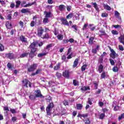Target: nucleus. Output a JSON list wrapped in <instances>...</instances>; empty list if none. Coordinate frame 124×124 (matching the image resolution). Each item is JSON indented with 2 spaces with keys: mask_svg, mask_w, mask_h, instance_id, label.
<instances>
[{
  "mask_svg": "<svg viewBox=\"0 0 124 124\" xmlns=\"http://www.w3.org/2000/svg\"><path fill=\"white\" fill-rule=\"evenodd\" d=\"M76 108L77 110H82L83 109V105L81 104H77Z\"/></svg>",
  "mask_w": 124,
  "mask_h": 124,
  "instance_id": "20",
  "label": "nucleus"
},
{
  "mask_svg": "<svg viewBox=\"0 0 124 124\" xmlns=\"http://www.w3.org/2000/svg\"><path fill=\"white\" fill-rule=\"evenodd\" d=\"M84 122L85 124H91V121H90V118H89L85 119Z\"/></svg>",
  "mask_w": 124,
  "mask_h": 124,
  "instance_id": "37",
  "label": "nucleus"
},
{
  "mask_svg": "<svg viewBox=\"0 0 124 124\" xmlns=\"http://www.w3.org/2000/svg\"><path fill=\"white\" fill-rule=\"evenodd\" d=\"M115 16L116 18H119V17H120V13L116 11L115 13Z\"/></svg>",
  "mask_w": 124,
  "mask_h": 124,
  "instance_id": "57",
  "label": "nucleus"
},
{
  "mask_svg": "<svg viewBox=\"0 0 124 124\" xmlns=\"http://www.w3.org/2000/svg\"><path fill=\"white\" fill-rule=\"evenodd\" d=\"M17 120V118L16 116H14L12 118V121L13 122V123H15V122H16Z\"/></svg>",
  "mask_w": 124,
  "mask_h": 124,
  "instance_id": "59",
  "label": "nucleus"
},
{
  "mask_svg": "<svg viewBox=\"0 0 124 124\" xmlns=\"http://www.w3.org/2000/svg\"><path fill=\"white\" fill-rule=\"evenodd\" d=\"M21 5V1L17 0L16 1V8H19Z\"/></svg>",
  "mask_w": 124,
  "mask_h": 124,
  "instance_id": "30",
  "label": "nucleus"
},
{
  "mask_svg": "<svg viewBox=\"0 0 124 124\" xmlns=\"http://www.w3.org/2000/svg\"><path fill=\"white\" fill-rule=\"evenodd\" d=\"M106 77V73H105V72H104L102 73L101 75V78H102V79H104V78H105Z\"/></svg>",
  "mask_w": 124,
  "mask_h": 124,
  "instance_id": "50",
  "label": "nucleus"
},
{
  "mask_svg": "<svg viewBox=\"0 0 124 124\" xmlns=\"http://www.w3.org/2000/svg\"><path fill=\"white\" fill-rule=\"evenodd\" d=\"M94 8H95L96 11H99V8H98V6H97V4H96V2H92Z\"/></svg>",
  "mask_w": 124,
  "mask_h": 124,
  "instance_id": "27",
  "label": "nucleus"
},
{
  "mask_svg": "<svg viewBox=\"0 0 124 124\" xmlns=\"http://www.w3.org/2000/svg\"><path fill=\"white\" fill-rule=\"evenodd\" d=\"M7 66L9 69H11V70H12L13 69V67L12 65L11 64V63L8 62L7 64Z\"/></svg>",
  "mask_w": 124,
  "mask_h": 124,
  "instance_id": "41",
  "label": "nucleus"
},
{
  "mask_svg": "<svg viewBox=\"0 0 124 124\" xmlns=\"http://www.w3.org/2000/svg\"><path fill=\"white\" fill-rule=\"evenodd\" d=\"M122 119H124V113H122L120 116L118 117V121H121Z\"/></svg>",
  "mask_w": 124,
  "mask_h": 124,
  "instance_id": "51",
  "label": "nucleus"
},
{
  "mask_svg": "<svg viewBox=\"0 0 124 124\" xmlns=\"http://www.w3.org/2000/svg\"><path fill=\"white\" fill-rule=\"evenodd\" d=\"M89 26V24H85L82 28V31H85V30H87V28H88V26Z\"/></svg>",
  "mask_w": 124,
  "mask_h": 124,
  "instance_id": "46",
  "label": "nucleus"
},
{
  "mask_svg": "<svg viewBox=\"0 0 124 124\" xmlns=\"http://www.w3.org/2000/svg\"><path fill=\"white\" fill-rule=\"evenodd\" d=\"M35 95L37 98H44L45 96L41 93L40 89H38L35 91Z\"/></svg>",
  "mask_w": 124,
  "mask_h": 124,
  "instance_id": "5",
  "label": "nucleus"
},
{
  "mask_svg": "<svg viewBox=\"0 0 124 124\" xmlns=\"http://www.w3.org/2000/svg\"><path fill=\"white\" fill-rule=\"evenodd\" d=\"M29 98L31 99V100H35V98H36V97L34 95L31 94L29 96Z\"/></svg>",
  "mask_w": 124,
  "mask_h": 124,
  "instance_id": "36",
  "label": "nucleus"
},
{
  "mask_svg": "<svg viewBox=\"0 0 124 124\" xmlns=\"http://www.w3.org/2000/svg\"><path fill=\"white\" fill-rule=\"evenodd\" d=\"M109 50L111 52L110 54H109L110 57L111 58V59H116V58L119 57V55L116 53V51L114 50V49L110 48Z\"/></svg>",
  "mask_w": 124,
  "mask_h": 124,
  "instance_id": "6",
  "label": "nucleus"
},
{
  "mask_svg": "<svg viewBox=\"0 0 124 124\" xmlns=\"http://www.w3.org/2000/svg\"><path fill=\"white\" fill-rule=\"evenodd\" d=\"M54 46V45L53 44H50L47 45L46 46V50H47L48 51H50V48H52V47Z\"/></svg>",
  "mask_w": 124,
  "mask_h": 124,
  "instance_id": "24",
  "label": "nucleus"
},
{
  "mask_svg": "<svg viewBox=\"0 0 124 124\" xmlns=\"http://www.w3.org/2000/svg\"><path fill=\"white\" fill-rule=\"evenodd\" d=\"M36 46V43L35 42H33L29 46V48L31 49V51L28 55H29V58L31 59H33V58L36 56V54H35V52L37 51V48H35Z\"/></svg>",
  "mask_w": 124,
  "mask_h": 124,
  "instance_id": "1",
  "label": "nucleus"
},
{
  "mask_svg": "<svg viewBox=\"0 0 124 124\" xmlns=\"http://www.w3.org/2000/svg\"><path fill=\"white\" fill-rule=\"evenodd\" d=\"M79 16L80 15H79V14L77 13H75L74 15H73V17L74 18H76V20H78Z\"/></svg>",
  "mask_w": 124,
  "mask_h": 124,
  "instance_id": "33",
  "label": "nucleus"
},
{
  "mask_svg": "<svg viewBox=\"0 0 124 124\" xmlns=\"http://www.w3.org/2000/svg\"><path fill=\"white\" fill-rule=\"evenodd\" d=\"M56 76L58 79H60L62 77V74L61 73L57 72L56 74Z\"/></svg>",
  "mask_w": 124,
  "mask_h": 124,
  "instance_id": "47",
  "label": "nucleus"
},
{
  "mask_svg": "<svg viewBox=\"0 0 124 124\" xmlns=\"http://www.w3.org/2000/svg\"><path fill=\"white\" fill-rule=\"evenodd\" d=\"M102 17H108V14L106 13H103L101 15Z\"/></svg>",
  "mask_w": 124,
  "mask_h": 124,
  "instance_id": "56",
  "label": "nucleus"
},
{
  "mask_svg": "<svg viewBox=\"0 0 124 124\" xmlns=\"http://www.w3.org/2000/svg\"><path fill=\"white\" fill-rule=\"evenodd\" d=\"M23 86L25 87L26 88H31V82L28 79L25 78L22 81ZM29 85V86H28Z\"/></svg>",
  "mask_w": 124,
  "mask_h": 124,
  "instance_id": "4",
  "label": "nucleus"
},
{
  "mask_svg": "<svg viewBox=\"0 0 124 124\" xmlns=\"http://www.w3.org/2000/svg\"><path fill=\"white\" fill-rule=\"evenodd\" d=\"M86 67H87V65L84 64L81 67V71L83 72L86 70Z\"/></svg>",
  "mask_w": 124,
  "mask_h": 124,
  "instance_id": "54",
  "label": "nucleus"
},
{
  "mask_svg": "<svg viewBox=\"0 0 124 124\" xmlns=\"http://www.w3.org/2000/svg\"><path fill=\"white\" fill-rule=\"evenodd\" d=\"M61 68V62H58L56 66L54 67V70H59Z\"/></svg>",
  "mask_w": 124,
  "mask_h": 124,
  "instance_id": "25",
  "label": "nucleus"
},
{
  "mask_svg": "<svg viewBox=\"0 0 124 124\" xmlns=\"http://www.w3.org/2000/svg\"><path fill=\"white\" fill-rule=\"evenodd\" d=\"M34 25H35V22H34V20H32V21H31L30 23L31 27H34Z\"/></svg>",
  "mask_w": 124,
  "mask_h": 124,
  "instance_id": "61",
  "label": "nucleus"
},
{
  "mask_svg": "<svg viewBox=\"0 0 124 124\" xmlns=\"http://www.w3.org/2000/svg\"><path fill=\"white\" fill-rule=\"evenodd\" d=\"M112 70L113 72H118V71H119V69L118 68L117 66H114L113 67Z\"/></svg>",
  "mask_w": 124,
  "mask_h": 124,
  "instance_id": "48",
  "label": "nucleus"
},
{
  "mask_svg": "<svg viewBox=\"0 0 124 124\" xmlns=\"http://www.w3.org/2000/svg\"><path fill=\"white\" fill-rule=\"evenodd\" d=\"M63 77L65 78H69V70H65L62 73Z\"/></svg>",
  "mask_w": 124,
  "mask_h": 124,
  "instance_id": "12",
  "label": "nucleus"
},
{
  "mask_svg": "<svg viewBox=\"0 0 124 124\" xmlns=\"http://www.w3.org/2000/svg\"><path fill=\"white\" fill-rule=\"evenodd\" d=\"M41 37L42 39H49V38H50V36H49L48 33H46L45 34L42 35Z\"/></svg>",
  "mask_w": 124,
  "mask_h": 124,
  "instance_id": "18",
  "label": "nucleus"
},
{
  "mask_svg": "<svg viewBox=\"0 0 124 124\" xmlns=\"http://www.w3.org/2000/svg\"><path fill=\"white\" fill-rule=\"evenodd\" d=\"M26 3H27V1H26L25 0H23L22 1V3H21L22 7H29L30 6H31V5H33V4H35V3H36V1H34L32 3H28V4H26Z\"/></svg>",
  "mask_w": 124,
  "mask_h": 124,
  "instance_id": "7",
  "label": "nucleus"
},
{
  "mask_svg": "<svg viewBox=\"0 0 124 124\" xmlns=\"http://www.w3.org/2000/svg\"><path fill=\"white\" fill-rule=\"evenodd\" d=\"M19 39L20 41L21 42H24V43H28V40L27 39V38L25 37V36L24 35H20L19 37Z\"/></svg>",
  "mask_w": 124,
  "mask_h": 124,
  "instance_id": "14",
  "label": "nucleus"
},
{
  "mask_svg": "<svg viewBox=\"0 0 124 124\" xmlns=\"http://www.w3.org/2000/svg\"><path fill=\"white\" fill-rule=\"evenodd\" d=\"M37 63H33L31 64L27 68L28 72H34V71L36 70V68H37Z\"/></svg>",
  "mask_w": 124,
  "mask_h": 124,
  "instance_id": "3",
  "label": "nucleus"
},
{
  "mask_svg": "<svg viewBox=\"0 0 124 124\" xmlns=\"http://www.w3.org/2000/svg\"><path fill=\"white\" fill-rule=\"evenodd\" d=\"M111 33L112 34H113V35H117L119 34V32H118V31H117L116 30H112L111 31Z\"/></svg>",
  "mask_w": 124,
  "mask_h": 124,
  "instance_id": "43",
  "label": "nucleus"
},
{
  "mask_svg": "<svg viewBox=\"0 0 124 124\" xmlns=\"http://www.w3.org/2000/svg\"><path fill=\"white\" fill-rule=\"evenodd\" d=\"M93 85H94V88L95 90H97V88L98 87V83L96 81L93 82Z\"/></svg>",
  "mask_w": 124,
  "mask_h": 124,
  "instance_id": "52",
  "label": "nucleus"
},
{
  "mask_svg": "<svg viewBox=\"0 0 124 124\" xmlns=\"http://www.w3.org/2000/svg\"><path fill=\"white\" fill-rule=\"evenodd\" d=\"M46 13V18H50L51 17V13L50 12H45Z\"/></svg>",
  "mask_w": 124,
  "mask_h": 124,
  "instance_id": "39",
  "label": "nucleus"
},
{
  "mask_svg": "<svg viewBox=\"0 0 124 124\" xmlns=\"http://www.w3.org/2000/svg\"><path fill=\"white\" fill-rule=\"evenodd\" d=\"M63 105H64L65 106L69 105V104L68 103V101H67V100H64V101H63Z\"/></svg>",
  "mask_w": 124,
  "mask_h": 124,
  "instance_id": "53",
  "label": "nucleus"
},
{
  "mask_svg": "<svg viewBox=\"0 0 124 124\" xmlns=\"http://www.w3.org/2000/svg\"><path fill=\"white\" fill-rule=\"evenodd\" d=\"M7 19H8V20H11V19H12V14H9L7 16Z\"/></svg>",
  "mask_w": 124,
  "mask_h": 124,
  "instance_id": "63",
  "label": "nucleus"
},
{
  "mask_svg": "<svg viewBox=\"0 0 124 124\" xmlns=\"http://www.w3.org/2000/svg\"><path fill=\"white\" fill-rule=\"evenodd\" d=\"M5 57L10 60H13L14 59V54L13 53L5 54Z\"/></svg>",
  "mask_w": 124,
  "mask_h": 124,
  "instance_id": "13",
  "label": "nucleus"
},
{
  "mask_svg": "<svg viewBox=\"0 0 124 124\" xmlns=\"http://www.w3.org/2000/svg\"><path fill=\"white\" fill-rule=\"evenodd\" d=\"M73 17V13H70L66 17V19H71Z\"/></svg>",
  "mask_w": 124,
  "mask_h": 124,
  "instance_id": "35",
  "label": "nucleus"
},
{
  "mask_svg": "<svg viewBox=\"0 0 124 124\" xmlns=\"http://www.w3.org/2000/svg\"><path fill=\"white\" fill-rule=\"evenodd\" d=\"M29 56V53H22L20 56V58H23L28 57Z\"/></svg>",
  "mask_w": 124,
  "mask_h": 124,
  "instance_id": "32",
  "label": "nucleus"
},
{
  "mask_svg": "<svg viewBox=\"0 0 124 124\" xmlns=\"http://www.w3.org/2000/svg\"><path fill=\"white\" fill-rule=\"evenodd\" d=\"M20 11L22 14H25V13H31V9L29 8L22 9Z\"/></svg>",
  "mask_w": 124,
  "mask_h": 124,
  "instance_id": "15",
  "label": "nucleus"
},
{
  "mask_svg": "<svg viewBox=\"0 0 124 124\" xmlns=\"http://www.w3.org/2000/svg\"><path fill=\"white\" fill-rule=\"evenodd\" d=\"M109 61L111 65H114V64H115V62L114 61V60H113V59H109Z\"/></svg>",
  "mask_w": 124,
  "mask_h": 124,
  "instance_id": "55",
  "label": "nucleus"
},
{
  "mask_svg": "<svg viewBox=\"0 0 124 124\" xmlns=\"http://www.w3.org/2000/svg\"><path fill=\"white\" fill-rule=\"evenodd\" d=\"M113 110L114 111H119L120 110V106H115V107H113Z\"/></svg>",
  "mask_w": 124,
  "mask_h": 124,
  "instance_id": "45",
  "label": "nucleus"
},
{
  "mask_svg": "<svg viewBox=\"0 0 124 124\" xmlns=\"http://www.w3.org/2000/svg\"><path fill=\"white\" fill-rule=\"evenodd\" d=\"M3 110L6 111V113L7 114L9 111V108L7 106H5L3 107Z\"/></svg>",
  "mask_w": 124,
  "mask_h": 124,
  "instance_id": "42",
  "label": "nucleus"
},
{
  "mask_svg": "<svg viewBox=\"0 0 124 124\" xmlns=\"http://www.w3.org/2000/svg\"><path fill=\"white\" fill-rule=\"evenodd\" d=\"M103 7L105 8V9H106V10H108V11H110L111 10V7H110L108 5H106L105 4H103Z\"/></svg>",
  "mask_w": 124,
  "mask_h": 124,
  "instance_id": "29",
  "label": "nucleus"
},
{
  "mask_svg": "<svg viewBox=\"0 0 124 124\" xmlns=\"http://www.w3.org/2000/svg\"><path fill=\"white\" fill-rule=\"evenodd\" d=\"M66 7L64 5H60L59 6V10L60 11H64L65 10Z\"/></svg>",
  "mask_w": 124,
  "mask_h": 124,
  "instance_id": "22",
  "label": "nucleus"
},
{
  "mask_svg": "<svg viewBox=\"0 0 124 124\" xmlns=\"http://www.w3.org/2000/svg\"><path fill=\"white\" fill-rule=\"evenodd\" d=\"M58 40H62L63 39V35L60 34L57 35Z\"/></svg>",
  "mask_w": 124,
  "mask_h": 124,
  "instance_id": "34",
  "label": "nucleus"
},
{
  "mask_svg": "<svg viewBox=\"0 0 124 124\" xmlns=\"http://www.w3.org/2000/svg\"><path fill=\"white\" fill-rule=\"evenodd\" d=\"M118 105H117V101H114L112 102V107H114L115 106H117Z\"/></svg>",
  "mask_w": 124,
  "mask_h": 124,
  "instance_id": "64",
  "label": "nucleus"
},
{
  "mask_svg": "<svg viewBox=\"0 0 124 124\" xmlns=\"http://www.w3.org/2000/svg\"><path fill=\"white\" fill-rule=\"evenodd\" d=\"M93 98L89 97L88 98V101H87V103L89 105H93Z\"/></svg>",
  "mask_w": 124,
  "mask_h": 124,
  "instance_id": "19",
  "label": "nucleus"
},
{
  "mask_svg": "<svg viewBox=\"0 0 124 124\" xmlns=\"http://www.w3.org/2000/svg\"><path fill=\"white\" fill-rule=\"evenodd\" d=\"M10 112H11L12 114H16L17 112L16 111V110L15 109H12L11 108L10 109Z\"/></svg>",
  "mask_w": 124,
  "mask_h": 124,
  "instance_id": "58",
  "label": "nucleus"
},
{
  "mask_svg": "<svg viewBox=\"0 0 124 124\" xmlns=\"http://www.w3.org/2000/svg\"><path fill=\"white\" fill-rule=\"evenodd\" d=\"M55 107V105L53 102H51L46 108V114L48 116H51L52 115V110H53V108Z\"/></svg>",
  "mask_w": 124,
  "mask_h": 124,
  "instance_id": "2",
  "label": "nucleus"
},
{
  "mask_svg": "<svg viewBox=\"0 0 124 124\" xmlns=\"http://www.w3.org/2000/svg\"><path fill=\"white\" fill-rule=\"evenodd\" d=\"M16 7L15 3L12 2L10 4V7L12 9Z\"/></svg>",
  "mask_w": 124,
  "mask_h": 124,
  "instance_id": "62",
  "label": "nucleus"
},
{
  "mask_svg": "<svg viewBox=\"0 0 124 124\" xmlns=\"http://www.w3.org/2000/svg\"><path fill=\"white\" fill-rule=\"evenodd\" d=\"M44 32V29L43 27H38L37 28V35L39 37H41L43 35Z\"/></svg>",
  "mask_w": 124,
  "mask_h": 124,
  "instance_id": "9",
  "label": "nucleus"
},
{
  "mask_svg": "<svg viewBox=\"0 0 124 124\" xmlns=\"http://www.w3.org/2000/svg\"><path fill=\"white\" fill-rule=\"evenodd\" d=\"M78 58L76 59L75 61L74 62V64L73 65V68H75L78 65Z\"/></svg>",
  "mask_w": 124,
  "mask_h": 124,
  "instance_id": "28",
  "label": "nucleus"
},
{
  "mask_svg": "<svg viewBox=\"0 0 124 124\" xmlns=\"http://www.w3.org/2000/svg\"><path fill=\"white\" fill-rule=\"evenodd\" d=\"M99 32L101 33L99 34L100 37H101V36H103V35H106V32L104 30H100Z\"/></svg>",
  "mask_w": 124,
  "mask_h": 124,
  "instance_id": "31",
  "label": "nucleus"
},
{
  "mask_svg": "<svg viewBox=\"0 0 124 124\" xmlns=\"http://www.w3.org/2000/svg\"><path fill=\"white\" fill-rule=\"evenodd\" d=\"M2 51H4V46L2 44H0V51L2 52Z\"/></svg>",
  "mask_w": 124,
  "mask_h": 124,
  "instance_id": "49",
  "label": "nucleus"
},
{
  "mask_svg": "<svg viewBox=\"0 0 124 124\" xmlns=\"http://www.w3.org/2000/svg\"><path fill=\"white\" fill-rule=\"evenodd\" d=\"M118 48L120 50V51H124V46H123L122 45H119L118 46Z\"/></svg>",
  "mask_w": 124,
  "mask_h": 124,
  "instance_id": "60",
  "label": "nucleus"
},
{
  "mask_svg": "<svg viewBox=\"0 0 124 124\" xmlns=\"http://www.w3.org/2000/svg\"><path fill=\"white\" fill-rule=\"evenodd\" d=\"M81 91H83L84 92H86V91H90L91 89L90 88L89 86L86 87V86H84L83 87H82L80 89Z\"/></svg>",
  "mask_w": 124,
  "mask_h": 124,
  "instance_id": "26",
  "label": "nucleus"
},
{
  "mask_svg": "<svg viewBox=\"0 0 124 124\" xmlns=\"http://www.w3.org/2000/svg\"><path fill=\"white\" fill-rule=\"evenodd\" d=\"M60 20L61 21L62 25H64V26H67V27H69V23L68 22L66 18H65L64 17H62Z\"/></svg>",
  "mask_w": 124,
  "mask_h": 124,
  "instance_id": "10",
  "label": "nucleus"
},
{
  "mask_svg": "<svg viewBox=\"0 0 124 124\" xmlns=\"http://www.w3.org/2000/svg\"><path fill=\"white\" fill-rule=\"evenodd\" d=\"M32 19L33 21H34L35 25H37V26H40V25H41V20L37 17V16L35 15V16H33Z\"/></svg>",
  "mask_w": 124,
  "mask_h": 124,
  "instance_id": "8",
  "label": "nucleus"
},
{
  "mask_svg": "<svg viewBox=\"0 0 124 124\" xmlns=\"http://www.w3.org/2000/svg\"><path fill=\"white\" fill-rule=\"evenodd\" d=\"M118 39L120 43H122L124 45V34L119 37Z\"/></svg>",
  "mask_w": 124,
  "mask_h": 124,
  "instance_id": "16",
  "label": "nucleus"
},
{
  "mask_svg": "<svg viewBox=\"0 0 124 124\" xmlns=\"http://www.w3.org/2000/svg\"><path fill=\"white\" fill-rule=\"evenodd\" d=\"M43 23L44 24H47L49 23V19H48L47 17L44 18L43 21Z\"/></svg>",
  "mask_w": 124,
  "mask_h": 124,
  "instance_id": "40",
  "label": "nucleus"
},
{
  "mask_svg": "<svg viewBox=\"0 0 124 124\" xmlns=\"http://www.w3.org/2000/svg\"><path fill=\"white\" fill-rule=\"evenodd\" d=\"M6 27L8 30H11L12 29V24L9 22V21H6L5 23Z\"/></svg>",
  "mask_w": 124,
  "mask_h": 124,
  "instance_id": "17",
  "label": "nucleus"
},
{
  "mask_svg": "<svg viewBox=\"0 0 124 124\" xmlns=\"http://www.w3.org/2000/svg\"><path fill=\"white\" fill-rule=\"evenodd\" d=\"M46 55H47V53H39L37 55V57L38 58H42V57H43L44 56H46Z\"/></svg>",
  "mask_w": 124,
  "mask_h": 124,
  "instance_id": "38",
  "label": "nucleus"
},
{
  "mask_svg": "<svg viewBox=\"0 0 124 124\" xmlns=\"http://www.w3.org/2000/svg\"><path fill=\"white\" fill-rule=\"evenodd\" d=\"M104 68V66H103L102 64H100L98 67V70L99 73H101L103 71V68Z\"/></svg>",
  "mask_w": 124,
  "mask_h": 124,
  "instance_id": "21",
  "label": "nucleus"
},
{
  "mask_svg": "<svg viewBox=\"0 0 124 124\" xmlns=\"http://www.w3.org/2000/svg\"><path fill=\"white\" fill-rule=\"evenodd\" d=\"M93 40H94V37H91L89 38V40L88 42L89 44H90V45H93Z\"/></svg>",
  "mask_w": 124,
  "mask_h": 124,
  "instance_id": "23",
  "label": "nucleus"
},
{
  "mask_svg": "<svg viewBox=\"0 0 124 124\" xmlns=\"http://www.w3.org/2000/svg\"><path fill=\"white\" fill-rule=\"evenodd\" d=\"M42 72V69H41V68H38L35 72H32L31 74V76H35V75H37V74H40Z\"/></svg>",
  "mask_w": 124,
  "mask_h": 124,
  "instance_id": "11",
  "label": "nucleus"
},
{
  "mask_svg": "<svg viewBox=\"0 0 124 124\" xmlns=\"http://www.w3.org/2000/svg\"><path fill=\"white\" fill-rule=\"evenodd\" d=\"M105 117V113H101L100 115L99 119L100 120H103Z\"/></svg>",
  "mask_w": 124,
  "mask_h": 124,
  "instance_id": "44",
  "label": "nucleus"
}]
</instances>
